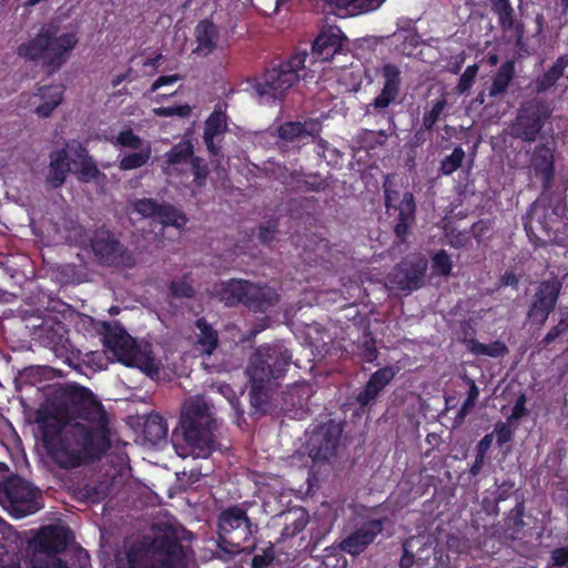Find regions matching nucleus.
Segmentation results:
<instances>
[{"label": "nucleus", "mask_w": 568, "mask_h": 568, "mask_svg": "<svg viewBox=\"0 0 568 568\" xmlns=\"http://www.w3.org/2000/svg\"><path fill=\"white\" fill-rule=\"evenodd\" d=\"M69 414L75 420L68 426L54 416L38 418V430L48 457L60 468L72 469L100 460L111 448L110 420L93 393L80 385L64 389Z\"/></svg>", "instance_id": "f257e3e1"}, {"label": "nucleus", "mask_w": 568, "mask_h": 568, "mask_svg": "<svg viewBox=\"0 0 568 568\" xmlns=\"http://www.w3.org/2000/svg\"><path fill=\"white\" fill-rule=\"evenodd\" d=\"M172 525L159 527L154 536L125 539L115 555L118 568H185L187 548Z\"/></svg>", "instance_id": "f03ea898"}, {"label": "nucleus", "mask_w": 568, "mask_h": 568, "mask_svg": "<svg viewBox=\"0 0 568 568\" xmlns=\"http://www.w3.org/2000/svg\"><path fill=\"white\" fill-rule=\"evenodd\" d=\"M216 418L213 406L204 397H191L184 402L179 423L172 434V443L179 456L209 458L220 449L214 430Z\"/></svg>", "instance_id": "7ed1b4c3"}, {"label": "nucleus", "mask_w": 568, "mask_h": 568, "mask_svg": "<svg viewBox=\"0 0 568 568\" xmlns=\"http://www.w3.org/2000/svg\"><path fill=\"white\" fill-rule=\"evenodd\" d=\"M58 31L55 26L42 27L34 38L18 47V54L29 61H41L49 74L58 72L79 41L74 32L58 36Z\"/></svg>", "instance_id": "20e7f679"}, {"label": "nucleus", "mask_w": 568, "mask_h": 568, "mask_svg": "<svg viewBox=\"0 0 568 568\" xmlns=\"http://www.w3.org/2000/svg\"><path fill=\"white\" fill-rule=\"evenodd\" d=\"M101 339L106 352L128 367H136L152 379L159 377L160 367L150 345H138L136 341L120 325L103 322Z\"/></svg>", "instance_id": "39448f33"}, {"label": "nucleus", "mask_w": 568, "mask_h": 568, "mask_svg": "<svg viewBox=\"0 0 568 568\" xmlns=\"http://www.w3.org/2000/svg\"><path fill=\"white\" fill-rule=\"evenodd\" d=\"M308 51L296 48L287 61L273 63L271 68L252 80V89L262 103H271L282 98L300 79V71L307 68Z\"/></svg>", "instance_id": "423d86ee"}, {"label": "nucleus", "mask_w": 568, "mask_h": 568, "mask_svg": "<svg viewBox=\"0 0 568 568\" xmlns=\"http://www.w3.org/2000/svg\"><path fill=\"white\" fill-rule=\"evenodd\" d=\"M216 295L229 307L242 304L254 313H266L280 302L275 288L239 278L222 282Z\"/></svg>", "instance_id": "0eeeda50"}, {"label": "nucleus", "mask_w": 568, "mask_h": 568, "mask_svg": "<svg viewBox=\"0 0 568 568\" xmlns=\"http://www.w3.org/2000/svg\"><path fill=\"white\" fill-rule=\"evenodd\" d=\"M72 532L69 527L48 525L39 529L29 541L32 551L29 568H68L67 561L58 555L65 551Z\"/></svg>", "instance_id": "6e6552de"}, {"label": "nucleus", "mask_w": 568, "mask_h": 568, "mask_svg": "<svg viewBox=\"0 0 568 568\" xmlns=\"http://www.w3.org/2000/svg\"><path fill=\"white\" fill-rule=\"evenodd\" d=\"M292 361V353L282 343L258 346L250 357L246 374L250 381L271 382L283 378Z\"/></svg>", "instance_id": "1a4fd4ad"}, {"label": "nucleus", "mask_w": 568, "mask_h": 568, "mask_svg": "<svg viewBox=\"0 0 568 568\" xmlns=\"http://www.w3.org/2000/svg\"><path fill=\"white\" fill-rule=\"evenodd\" d=\"M552 109L542 98H531L520 103L515 119L510 122L509 134L526 143L537 141L550 119Z\"/></svg>", "instance_id": "9d476101"}, {"label": "nucleus", "mask_w": 568, "mask_h": 568, "mask_svg": "<svg viewBox=\"0 0 568 568\" xmlns=\"http://www.w3.org/2000/svg\"><path fill=\"white\" fill-rule=\"evenodd\" d=\"M0 505L14 518L38 513L43 507L41 490L18 475L7 478L0 491Z\"/></svg>", "instance_id": "9b49d317"}, {"label": "nucleus", "mask_w": 568, "mask_h": 568, "mask_svg": "<svg viewBox=\"0 0 568 568\" xmlns=\"http://www.w3.org/2000/svg\"><path fill=\"white\" fill-rule=\"evenodd\" d=\"M386 214L392 220L393 232L398 243L404 244L412 227L416 223V203L412 192L405 191L402 195L393 189L389 176L383 183Z\"/></svg>", "instance_id": "f8f14e48"}, {"label": "nucleus", "mask_w": 568, "mask_h": 568, "mask_svg": "<svg viewBox=\"0 0 568 568\" xmlns=\"http://www.w3.org/2000/svg\"><path fill=\"white\" fill-rule=\"evenodd\" d=\"M217 546L229 554L237 555L245 549L246 542L252 536V524L246 511L232 506L224 509L219 516Z\"/></svg>", "instance_id": "ddd939ff"}, {"label": "nucleus", "mask_w": 568, "mask_h": 568, "mask_svg": "<svg viewBox=\"0 0 568 568\" xmlns=\"http://www.w3.org/2000/svg\"><path fill=\"white\" fill-rule=\"evenodd\" d=\"M91 248L100 265L124 268L135 265L134 254L111 231L103 227L93 233Z\"/></svg>", "instance_id": "4468645a"}, {"label": "nucleus", "mask_w": 568, "mask_h": 568, "mask_svg": "<svg viewBox=\"0 0 568 568\" xmlns=\"http://www.w3.org/2000/svg\"><path fill=\"white\" fill-rule=\"evenodd\" d=\"M561 288L562 282L557 276L538 284L527 311V317L532 324L542 326L547 322L556 308Z\"/></svg>", "instance_id": "2eb2a0df"}, {"label": "nucleus", "mask_w": 568, "mask_h": 568, "mask_svg": "<svg viewBox=\"0 0 568 568\" xmlns=\"http://www.w3.org/2000/svg\"><path fill=\"white\" fill-rule=\"evenodd\" d=\"M342 427L332 419L317 425L307 440V450L314 462H326L336 453Z\"/></svg>", "instance_id": "dca6fc26"}, {"label": "nucleus", "mask_w": 568, "mask_h": 568, "mask_svg": "<svg viewBox=\"0 0 568 568\" xmlns=\"http://www.w3.org/2000/svg\"><path fill=\"white\" fill-rule=\"evenodd\" d=\"M427 260L422 255L406 256L395 267L390 283L402 292L417 291L425 284Z\"/></svg>", "instance_id": "f3484780"}, {"label": "nucleus", "mask_w": 568, "mask_h": 568, "mask_svg": "<svg viewBox=\"0 0 568 568\" xmlns=\"http://www.w3.org/2000/svg\"><path fill=\"white\" fill-rule=\"evenodd\" d=\"M136 213L144 217H152L163 226H174L182 229L187 223L184 213L175 209L170 203H159L153 199H139L133 203Z\"/></svg>", "instance_id": "a211bd4d"}, {"label": "nucleus", "mask_w": 568, "mask_h": 568, "mask_svg": "<svg viewBox=\"0 0 568 568\" xmlns=\"http://www.w3.org/2000/svg\"><path fill=\"white\" fill-rule=\"evenodd\" d=\"M387 518L365 520L341 542V549L352 556L362 554L384 530Z\"/></svg>", "instance_id": "6ab92c4d"}, {"label": "nucleus", "mask_w": 568, "mask_h": 568, "mask_svg": "<svg viewBox=\"0 0 568 568\" xmlns=\"http://www.w3.org/2000/svg\"><path fill=\"white\" fill-rule=\"evenodd\" d=\"M311 388L304 384H293L282 394V410L292 419L303 420L308 417Z\"/></svg>", "instance_id": "aec40b11"}, {"label": "nucleus", "mask_w": 568, "mask_h": 568, "mask_svg": "<svg viewBox=\"0 0 568 568\" xmlns=\"http://www.w3.org/2000/svg\"><path fill=\"white\" fill-rule=\"evenodd\" d=\"M343 42V34L338 28H328L321 31L314 39L308 53V67L315 62H326L331 60L341 49Z\"/></svg>", "instance_id": "412c9836"}, {"label": "nucleus", "mask_w": 568, "mask_h": 568, "mask_svg": "<svg viewBox=\"0 0 568 568\" xmlns=\"http://www.w3.org/2000/svg\"><path fill=\"white\" fill-rule=\"evenodd\" d=\"M384 85L381 93L373 100L369 106L381 113L387 109L398 97L400 91V70L394 63H385L382 67Z\"/></svg>", "instance_id": "4be33fe9"}, {"label": "nucleus", "mask_w": 568, "mask_h": 568, "mask_svg": "<svg viewBox=\"0 0 568 568\" xmlns=\"http://www.w3.org/2000/svg\"><path fill=\"white\" fill-rule=\"evenodd\" d=\"M398 368L384 366L374 372L364 388L356 395V403L365 408L378 398L384 388L395 378Z\"/></svg>", "instance_id": "5701e85b"}, {"label": "nucleus", "mask_w": 568, "mask_h": 568, "mask_svg": "<svg viewBox=\"0 0 568 568\" xmlns=\"http://www.w3.org/2000/svg\"><path fill=\"white\" fill-rule=\"evenodd\" d=\"M21 546L18 534L0 519V568H20Z\"/></svg>", "instance_id": "b1692460"}, {"label": "nucleus", "mask_w": 568, "mask_h": 568, "mask_svg": "<svg viewBox=\"0 0 568 568\" xmlns=\"http://www.w3.org/2000/svg\"><path fill=\"white\" fill-rule=\"evenodd\" d=\"M555 142H545L537 144L530 155V166L546 184L550 183L555 175Z\"/></svg>", "instance_id": "393cba45"}, {"label": "nucleus", "mask_w": 568, "mask_h": 568, "mask_svg": "<svg viewBox=\"0 0 568 568\" xmlns=\"http://www.w3.org/2000/svg\"><path fill=\"white\" fill-rule=\"evenodd\" d=\"M40 338L45 347L52 349L57 356L68 357L72 352V344L68 337V329L64 323L54 322L52 325H44L41 328Z\"/></svg>", "instance_id": "a878e982"}, {"label": "nucleus", "mask_w": 568, "mask_h": 568, "mask_svg": "<svg viewBox=\"0 0 568 568\" xmlns=\"http://www.w3.org/2000/svg\"><path fill=\"white\" fill-rule=\"evenodd\" d=\"M227 131V115L225 111L214 110L204 122L203 141L213 156L220 154V146L215 143V139L222 136Z\"/></svg>", "instance_id": "bb28decb"}, {"label": "nucleus", "mask_w": 568, "mask_h": 568, "mask_svg": "<svg viewBox=\"0 0 568 568\" xmlns=\"http://www.w3.org/2000/svg\"><path fill=\"white\" fill-rule=\"evenodd\" d=\"M321 131L322 124L316 119H308L304 122L287 121L277 129L278 136L287 142H294L304 136L316 138L320 135Z\"/></svg>", "instance_id": "cd10ccee"}, {"label": "nucleus", "mask_w": 568, "mask_h": 568, "mask_svg": "<svg viewBox=\"0 0 568 568\" xmlns=\"http://www.w3.org/2000/svg\"><path fill=\"white\" fill-rule=\"evenodd\" d=\"M196 48L194 52L207 57L216 49L217 27L209 19L201 20L194 30Z\"/></svg>", "instance_id": "c85d7f7f"}, {"label": "nucleus", "mask_w": 568, "mask_h": 568, "mask_svg": "<svg viewBox=\"0 0 568 568\" xmlns=\"http://www.w3.org/2000/svg\"><path fill=\"white\" fill-rule=\"evenodd\" d=\"M69 171L70 161L67 150L61 149L51 152L47 182L52 189H59L64 184Z\"/></svg>", "instance_id": "c756f323"}, {"label": "nucleus", "mask_w": 568, "mask_h": 568, "mask_svg": "<svg viewBox=\"0 0 568 568\" xmlns=\"http://www.w3.org/2000/svg\"><path fill=\"white\" fill-rule=\"evenodd\" d=\"M568 67V54L559 55L555 62L535 81V88L538 93H545L556 85L558 80L564 77Z\"/></svg>", "instance_id": "7c9ffc66"}, {"label": "nucleus", "mask_w": 568, "mask_h": 568, "mask_svg": "<svg viewBox=\"0 0 568 568\" xmlns=\"http://www.w3.org/2000/svg\"><path fill=\"white\" fill-rule=\"evenodd\" d=\"M332 9L343 10L349 16H359L373 12L382 7L386 0H324Z\"/></svg>", "instance_id": "2f4dec72"}, {"label": "nucleus", "mask_w": 568, "mask_h": 568, "mask_svg": "<svg viewBox=\"0 0 568 568\" xmlns=\"http://www.w3.org/2000/svg\"><path fill=\"white\" fill-rule=\"evenodd\" d=\"M38 95L43 100L41 104L36 108V113L40 118H48L53 110L61 104L63 100L62 85H43L38 89Z\"/></svg>", "instance_id": "473e14b6"}, {"label": "nucleus", "mask_w": 568, "mask_h": 568, "mask_svg": "<svg viewBox=\"0 0 568 568\" xmlns=\"http://www.w3.org/2000/svg\"><path fill=\"white\" fill-rule=\"evenodd\" d=\"M515 60H506L493 77L491 84L488 89L490 98H497L506 93L509 84L515 78Z\"/></svg>", "instance_id": "72a5a7b5"}, {"label": "nucleus", "mask_w": 568, "mask_h": 568, "mask_svg": "<svg viewBox=\"0 0 568 568\" xmlns=\"http://www.w3.org/2000/svg\"><path fill=\"white\" fill-rule=\"evenodd\" d=\"M515 494V481L513 480H504L501 484L497 485L496 490L494 491V498L490 499L487 496L483 498V508L489 515H498L499 513V503L509 499Z\"/></svg>", "instance_id": "f704fd0d"}, {"label": "nucleus", "mask_w": 568, "mask_h": 568, "mask_svg": "<svg viewBox=\"0 0 568 568\" xmlns=\"http://www.w3.org/2000/svg\"><path fill=\"white\" fill-rule=\"evenodd\" d=\"M285 523L282 530L284 538H293L305 529L308 523V514L303 508L290 510L284 515Z\"/></svg>", "instance_id": "c9c22d12"}, {"label": "nucleus", "mask_w": 568, "mask_h": 568, "mask_svg": "<svg viewBox=\"0 0 568 568\" xmlns=\"http://www.w3.org/2000/svg\"><path fill=\"white\" fill-rule=\"evenodd\" d=\"M164 156L169 165L190 163L194 156V146L190 140H183L174 144Z\"/></svg>", "instance_id": "e433bc0d"}, {"label": "nucleus", "mask_w": 568, "mask_h": 568, "mask_svg": "<svg viewBox=\"0 0 568 568\" xmlns=\"http://www.w3.org/2000/svg\"><path fill=\"white\" fill-rule=\"evenodd\" d=\"M195 327L199 331L197 342L201 346H203L205 353L212 354L219 344L217 332L212 327V325L204 318H197L195 321Z\"/></svg>", "instance_id": "4c0bfd02"}, {"label": "nucleus", "mask_w": 568, "mask_h": 568, "mask_svg": "<svg viewBox=\"0 0 568 568\" xmlns=\"http://www.w3.org/2000/svg\"><path fill=\"white\" fill-rule=\"evenodd\" d=\"M469 351L478 356H489L494 358L504 357L509 353L507 345L497 339L490 344H484L477 339H470L468 343Z\"/></svg>", "instance_id": "58836bf2"}, {"label": "nucleus", "mask_w": 568, "mask_h": 568, "mask_svg": "<svg viewBox=\"0 0 568 568\" xmlns=\"http://www.w3.org/2000/svg\"><path fill=\"white\" fill-rule=\"evenodd\" d=\"M525 500L523 496L516 495V505L514 508L509 510L505 518V527L506 530L514 534H519L523 531L525 527L524 516H525Z\"/></svg>", "instance_id": "ea45409f"}, {"label": "nucleus", "mask_w": 568, "mask_h": 568, "mask_svg": "<svg viewBox=\"0 0 568 568\" xmlns=\"http://www.w3.org/2000/svg\"><path fill=\"white\" fill-rule=\"evenodd\" d=\"M251 382L250 389V404L255 413H260L261 415H265L267 413L268 407V394L266 390L267 382Z\"/></svg>", "instance_id": "a19ab883"}, {"label": "nucleus", "mask_w": 568, "mask_h": 568, "mask_svg": "<svg viewBox=\"0 0 568 568\" xmlns=\"http://www.w3.org/2000/svg\"><path fill=\"white\" fill-rule=\"evenodd\" d=\"M466 158V153L460 145L453 149L449 155L440 160L438 172L440 175H452L462 168Z\"/></svg>", "instance_id": "79ce46f5"}, {"label": "nucleus", "mask_w": 568, "mask_h": 568, "mask_svg": "<svg viewBox=\"0 0 568 568\" xmlns=\"http://www.w3.org/2000/svg\"><path fill=\"white\" fill-rule=\"evenodd\" d=\"M151 158V146H146L145 149L140 150L135 153H130L124 155L120 161V169L124 171H130L134 169H139L148 163Z\"/></svg>", "instance_id": "37998d69"}, {"label": "nucleus", "mask_w": 568, "mask_h": 568, "mask_svg": "<svg viewBox=\"0 0 568 568\" xmlns=\"http://www.w3.org/2000/svg\"><path fill=\"white\" fill-rule=\"evenodd\" d=\"M144 434L155 440L166 437L168 428L164 419L160 415L149 416L145 422Z\"/></svg>", "instance_id": "c03bdc74"}, {"label": "nucleus", "mask_w": 568, "mask_h": 568, "mask_svg": "<svg viewBox=\"0 0 568 568\" xmlns=\"http://www.w3.org/2000/svg\"><path fill=\"white\" fill-rule=\"evenodd\" d=\"M464 379L469 386L467 398L462 404V407L457 412L456 419L458 422H463L465 417L468 415L469 410L475 406L476 400L479 396V388L476 385L475 381L465 376Z\"/></svg>", "instance_id": "a18cd8bd"}, {"label": "nucleus", "mask_w": 568, "mask_h": 568, "mask_svg": "<svg viewBox=\"0 0 568 568\" xmlns=\"http://www.w3.org/2000/svg\"><path fill=\"white\" fill-rule=\"evenodd\" d=\"M433 273L438 276H447L450 274L453 263L449 254L445 250H439L432 257Z\"/></svg>", "instance_id": "49530a36"}, {"label": "nucleus", "mask_w": 568, "mask_h": 568, "mask_svg": "<svg viewBox=\"0 0 568 568\" xmlns=\"http://www.w3.org/2000/svg\"><path fill=\"white\" fill-rule=\"evenodd\" d=\"M446 105H447L446 99L442 98L439 100H436L433 103L432 109L424 113V115H423V129L425 131H429V132L433 131L435 124L439 120V118H440L443 111L445 110Z\"/></svg>", "instance_id": "de8ad7c7"}, {"label": "nucleus", "mask_w": 568, "mask_h": 568, "mask_svg": "<svg viewBox=\"0 0 568 568\" xmlns=\"http://www.w3.org/2000/svg\"><path fill=\"white\" fill-rule=\"evenodd\" d=\"M172 296L181 298H192L195 295V290L192 286L190 276L185 274L181 280H173L169 285Z\"/></svg>", "instance_id": "09e8293b"}, {"label": "nucleus", "mask_w": 568, "mask_h": 568, "mask_svg": "<svg viewBox=\"0 0 568 568\" xmlns=\"http://www.w3.org/2000/svg\"><path fill=\"white\" fill-rule=\"evenodd\" d=\"M418 545V537H409L403 544V555L399 560L400 568H419L414 555V548Z\"/></svg>", "instance_id": "8fccbe9b"}, {"label": "nucleus", "mask_w": 568, "mask_h": 568, "mask_svg": "<svg viewBox=\"0 0 568 568\" xmlns=\"http://www.w3.org/2000/svg\"><path fill=\"white\" fill-rule=\"evenodd\" d=\"M191 171L194 176V184L199 187L204 186L209 175V168L204 160L200 156H193L190 162Z\"/></svg>", "instance_id": "3c124183"}, {"label": "nucleus", "mask_w": 568, "mask_h": 568, "mask_svg": "<svg viewBox=\"0 0 568 568\" xmlns=\"http://www.w3.org/2000/svg\"><path fill=\"white\" fill-rule=\"evenodd\" d=\"M477 73H478L477 64L468 65L465 69V71L462 73V75L459 77L458 83L456 85V91L459 94H463V93H466L467 91H469L475 82Z\"/></svg>", "instance_id": "603ef678"}, {"label": "nucleus", "mask_w": 568, "mask_h": 568, "mask_svg": "<svg viewBox=\"0 0 568 568\" xmlns=\"http://www.w3.org/2000/svg\"><path fill=\"white\" fill-rule=\"evenodd\" d=\"M153 112L158 116L162 118H171V116H179V118H187L192 113V108L185 103L181 105L175 106H160L153 109Z\"/></svg>", "instance_id": "864d4df0"}, {"label": "nucleus", "mask_w": 568, "mask_h": 568, "mask_svg": "<svg viewBox=\"0 0 568 568\" xmlns=\"http://www.w3.org/2000/svg\"><path fill=\"white\" fill-rule=\"evenodd\" d=\"M422 537H418V545L414 548V555L416 558L417 566L422 568V566L426 565L430 557H434V547L432 544L423 542Z\"/></svg>", "instance_id": "5fc2aeb1"}, {"label": "nucleus", "mask_w": 568, "mask_h": 568, "mask_svg": "<svg viewBox=\"0 0 568 568\" xmlns=\"http://www.w3.org/2000/svg\"><path fill=\"white\" fill-rule=\"evenodd\" d=\"M121 146L139 150L142 146V139L133 132L132 129L123 130L116 138Z\"/></svg>", "instance_id": "6e6d98bb"}, {"label": "nucleus", "mask_w": 568, "mask_h": 568, "mask_svg": "<svg viewBox=\"0 0 568 568\" xmlns=\"http://www.w3.org/2000/svg\"><path fill=\"white\" fill-rule=\"evenodd\" d=\"M548 568H568V547H557L550 551Z\"/></svg>", "instance_id": "4d7b16f0"}, {"label": "nucleus", "mask_w": 568, "mask_h": 568, "mask_svg": "<svg viewBox=\"0 0 568 568\" xmlns=\"http://www.w3.org/2000/svg\"><path fill=\"white\" fill-rule=\"evenodd\" d=\"M80 173L83 176V180L87 182L97 179L101 174L97 164L90 156H85L82 160L81 166H80Z\"/></svg>", "instance_id": "13d9d810"}, {"label": "nucleus", "mask_w": 568, "mask_h": 568, "mask_svg": "<svg viewBox=\"0 0 568 568\" xmlns=\"http://www.w3.org/2000/svg\"><path fill=\"white\" fill-rule=\"evenodd\" d=\"M495 14L498 18V23L503 30H513L515 24V11L511 4L507 8H503V10H499Z\"/></svg>", "instance_id": "bf43d9fd"}, {"label": "nucleus", "mask_w": 568, "mask_h": 568, "mask_svg": "<svg viewBox=\"0 0 568 568\" xmlns=\"http://www.w3.org/2000/svg\"><path fill=\"white\" fill-rule=\"evenodd\" d=\"M526 403H527L526 395L524 393L519 394L515 402V405L511 409V415L509 417L510 422L519 420L523 417H525L526 415H528V409L526 407Z\"/></svg>", "instance_id": "052dcab7"}, {"label": "nucleus", "mask_w": 568, "mask_h": 568, "mask_svg": "<svg viewBox=\"0 0 568 568\" xmlns=\"http://www.w3.org/2000/svg\"><path fill=\"white\" fill-rule=\"evenodd\" d=\"M434 561L436 568H449L450 556L443 545H436L434 547Z\"/></svg>", "instance_id": "680f3d73"}, {"label": "nucleus", "mask_w": 568, "mask_h": 568, "mask_svg": "<svg viewBox=\"0 0 568 568\" xmlns=\"http://www.w3.org/2000/svg\"><path fill=\"white\" fill-rule=\"evenodd\" d=\"M496 440L499 447L507 444L513 439V430L510 426L506 424H499L495 428Z\"/></svg>", "instance_id": "e2e57ef3"}, {"label": "nucleus", "mask_w": 568, "mask_h": 568, "mask_svg": "<svg viewBox=\"0 0 568 568\" xmlns=\"http://www.w3.org/2000/svg\"><path fill=\"white\" fill-rule=\"evenodd\" d=\"M182 79L179 74L160 75L151 85L150 92L154 93L164 85L174 84Z\"/></svg>", "instance_id": "0e129e2a"}, {"label": "nucleus", "mask_w": 568, "mask_h": 568, "mask_svg": "<svg viewBox=\"0 0 568 568\" xmlns=\"http://www.w3.org/2000/svg\"><path fill=\"white\" fill-rule=\"evenodd\" d=\"M273 561V555L265 554V555H254L252 558L251 567L252 568H266L270 566Z\"/></svg>", "instance_id": "69168bd1"}, {"label": "nucleus", "mask_w": 568, "mask_h": 568, "mask_svg": "<svg viewBox=\"0 0 568 568\" xmlns=\"http://www.w3.org/2000/svg\"><path fill=\"white\" fill-rule=\"evenodd\" d=\"M493 444V434H486L477 444L476 454H481L483 457H486L488 449Z\"/></svg>", "instance_id": "338daca9"}, {"label": "nucleus", "mask_w": 568, "mask_h": 568, "mask_svg": "<svg viewBox=\"0 0 568 568\" xmlns=\"http://www.w3.org/2000/svg\"><path fill=\"white\" fill-rule=\"evenodd\" d=\"M559 336H561L560 329L555 325L552 326L548 333L540 341L541 347H547L551 343H554Z\"/></svg>", "instance_id": "774afa93"}]
</instances>
